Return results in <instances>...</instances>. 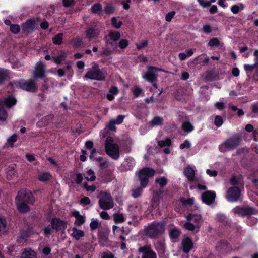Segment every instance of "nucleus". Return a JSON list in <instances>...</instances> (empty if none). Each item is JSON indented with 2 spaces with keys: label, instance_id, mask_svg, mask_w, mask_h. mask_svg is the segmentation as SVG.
Masks as SVG:
<instances>
[{
  "label": "nucleus",
  "instance_id": "412c9836",
  "mask_svg": "<svg viewBox=\"0 0 258 258\" xmlns=\"http://www.w3.org/2000/svg\"><path fill=\"white\" fill-rule=\"evenodd\" d=\"M183 250L185 253H188L193 248V242L189 237H186L182 241Z\"/></svg>",
  "mask_w": 258,
  "mask_h": 258
},
{
  "label": "nucleus",
  "instance_id": "338daca9",
  "mask_svg": "<svg viewBox=\"0 0 258 258\" xmlns=\"http://www.w3.org/2000/svg\"><path fill=\"white\" fill-rule=\"evenodd\" d=\"M148 40H146L142 41L141 43V44H137L136 47L138 50H141L143 48L147 47L148 46Z\"/></svg>",
  "mask_w": 258,
  "mask_h": 258
},
{
  "label": "nucleus",
  "instance_id": "ea45409f",
  "mask_svg": "<svg viewBox=\"0 0 258 258\" xmlns=\"http://www.w3.org/2000/svg\"><path fill=\"white\" fill-rule=\"evenodd\" d=\"M155 182L158 184L160 187H163L167 184V180L165 177L156 178Z\"/></svg>",
  "mask_w": 258,
  "mask_h": 258
},
{
  "label": "nucleus",
  "instance_id": "f257e3e1",
  "mask_svg": "<svg viewBox=\"0 0 258 258\" xmlns=\"http://www.w3.org/2000/svg\"><path fill=\"white\" fill-rule=\"evenodd\" d=\"M165 231L164 222H154L144 229L145 235L150 238H156Z\"/></svg>",
  "mask_w": 258,
  "mask_h": 258
},
{
  "label": "nucleus",
  "instance_id": "49530a36",
  "mask_svg": "<svg viewBox=\"0 0 258 258\" xmlns=\"http://www.w3.org/2000/svg\"><path fill=\"white\" fill-rule=\"evenodd\" d=\"M191 221H187L184 225V227L189 231H194L196 228L197 227L196 226L193 224L191 223Z\"/></svg>",
  "mask_w": 258,
  "mask_h": 258
},
{
  "label": "nucleus",
  "instance_id": "423d86ee",
  "mask_svg": "<svg viewBox=\"0 0 258 258\" xmlns=\"http://www.w3.org/2000/svg\"><path fill=\"white\" fill-rule=\"evenodd\" d=\"M241 141V136L240 135L234 134L220 146V150L221 152H225L224 147L229 150H233L239 145Z\"/></svg>",
  "mask_w": 258,
  "mask_h": 258
},
{
  "label": "nucleus",
  "instance_id": "e2e57ef3",
  "mask_svg": "<svg viewBox=\"0 0 258 258\" xmlns=\"http://www.w3.org/2000/svg\"><path fill=\"white\" fill-rule=\"evenodd\" d=\"M175 12L174 11H171L166 14L165 16V20L167 22H170L172 19L175 15Z\"/></svg>",
  "mask_w": 258,
  "mask_h": 258
},
{
  "label": "nucleus",
  "instance_id": "f704fd0d",
  "mask_svg": "<svg viewBox=\"0 0 258 258\" xmlns=\"http://www.w3.org/2000/svg\"><path fill=\"white\" fill-rule=\"evenodd\" d=\"M66 53L64 52H61L59 55L56 57H52L53 61L56 64H60L65 59Z\"/></svg>",
  "mask_w": 258,
  "mask_h": 258
},
{
  "label": "nucleus",
  "instance_id": "79ce46f5",
  "mask_svg": "<svg viewBox=\"0 0 258 258\" xmlns=\"http://www.w3.org/2000/svg\"><path fill=\"white\" fill-rule=\"evenodd\" d=\"M100 223L97 219H93L90 223V227L91 230H95L99 226Z\"/></svg>",
  "mask_w": 258,
  "mask_h": 258
},
{
  "label": "nucleus",
  "instance_id": "603ef678",
  "mask_svg": "<svg viewBox=\"0 0 258 258\" xmlns=\"http://www.w3.org/2000/svg\"><path fill=\"white\" fill-rule=\"evenodd\" d=\"M111 21L112 25L117 29L119 28L122 24L121 21H117L116 17H112L111 19Z\"/></svg>",
  "mask_w": 258,
  "mask_h": 258
},
{
  "label": "nucleus",
  "instance_id": "4468645a",
  "mask_svg": "<svg viewBox=\"0 0 258 258\" xmlns=\"http://www.w3.org/2000/svg\"><path fill=\"white\" fill-rule=\"evenodd\" d=\"M45 66L43 62H38L35 68V71L33 72V78L35 80L38 78H43L45 76Z\"/></svg>",
  "mask_w": 258,
  "mask_h": 258
},
{
  "label": "nucleus",
  "instance_id": "6e6552de",
  "mask_svg": "<svg viewBox=\"0 0 258 258\" xmlns=\"http://www.w3.org/2000/svg\"><path fill=\"white\" fill-rule=\"evenodd\" d=\"M16 202L26 203L33 204L35 202V198L32 193L28 190H22L19 191L16 197Z\"/></svg>",
  "mask_w": 258,
  "mask_h": 258
},
{
  "label": "nucleus",
  "instance_id": "69168bd1",
  "mask_svg": "<svg viewBox=\"0 0 258 258\" xmlns=\"http://www.w3.org/2000/svg\"><path fill=\"white\" fill-rule=\"evenodd\" d=\"M191 147V143L188 140H185L184 142L180 145V149H183L185 148H189Z\"/></svg>",
  "mask_w": 258,
  "mask_h": 258
},
{
  "label": "nucleus",
  "instance_id": "9d476101",
  "mask_svg": "<svg viewBox=\"0 0 258 258\" xmlns=\"http://www.w3.org/2000/svg\"><path fill=\"white\" fill-rule=\"evenodd\" d=\"M234 213L237 214L240 216H247L255 214V210L248 206L244 207H236L233 209Z\"/></svg>",
  "mask_w": 258,
  "mask_h": 258
},
{
  "label": "nucleus",
  "instance_id": "7ed1b4c3",
  "mask_svg": "<svg viewBox=\"0 0 258 258\" xmlns=\"http://www.w3.org/2000/svg\"><path fill=\"white\" fill-rule=\"evenodd\" d=\"M11 84L14 88H20L27 91L36 92L38 90V87L36 81L34 80H22L18 81H14L11 82Z\"/></svg>",
  "mask_w": 258,
  "mask_h": 258
},
{
  "label": "nucleus",
  "instance_id": "3c124183",
  "mask_svg": "<svg viewBox=\"0 0 258 258\" xmlns=\"http://www.w3.org/2000/svg\"><path fill=\"white\" fill-rule=\"evenodd\" d=\"M220 42L218 38H213L209 42L208 45L211 47H217L219 46Z\"/></svg>",
  "mask_w": 258,
  "mask_h": 258
},
{
  "label": "nucleus",
  "instance_id": "bb28decb",
  "mask_svg": "<svg viewBox=\"0 0 258 258\" xmlns=\"http://www.w3.org/2000/svg\"><path fill=\"white\" fill-rule=\"evenodd\" d=\"M51 177V175L49 172H41L38 176V179L42 182H46L49 181Z\"/></svg>",
  "mask_w": 258,
  "mask_h": 258
},
{
  "label": "nucleus",
  "instance_id": "09e8293b",
  "mask_svg": "<svg viewBox=\"0 0 258 258\" xmlns=\"http://www.w3.org/2000/svg\"><path fill=\"white\" fill-rule=\"evenodd\" d=\"M7 226V221L5 218L0 216V232L4 231Z\"/></svg>",
  "mask_w": 258,
  "mask_h": 258
},
{
  "label": "nucleus",
  "instance_id": "4be33fe9",
  "mask_svg": "<svg viewBox=\"0 0 258 258\" xmlns=\"http://www.w3.org/2000/svg\"><path fill=\"white\" fill-rule=\"evenodd\" d=\"M135 164V161L132 158H129L125 160L122 164V167L126 170H132Z\"/></svg>",
  "mask_w": 258,
  "mask_h": 258
},
{
  "label": "nucleus",
  "instance_id": "2eb2a0df",
  "mask_svg": "<svg viewBox=\"0 0 258 258\" xmlns=\"http://www.w3.org/2000/svg\"><path fill=\"white\" fill-rule=\"evenodd\" d=\"M86 37L90 41L96 39L100 35V30L96 27H90L86 29L85 31Z\"/></svg>",
  "mask_w": 258,
  "mask_h": 258
},
{
  "label": "nucleus",
  "instance_id": "4c0bfd02",
  "mask_svg": "<svg viewBox=\"0 0 258 258\" xmlns=\"http://www.w3.org/2000/svg\"><path fill=\"white\" fill-rule=\"evenodd\" d=\"M8 113L2 105L0 104V120L4 121L6 120Z\"/></svg>",
  "mask_w": 258,
  "mask_h": 258
},
{
  "label": "nucleus",
  "instance_id": "cd10ccee",
  "mask_svg": "<svg viewBox=\"0 0 258 258\" xmlns=\"http://www.w3.org/2000/svg\"><path fill=\"white\" fill-rule=\"evenodd\" d=\"M163 118L159 116H155L150 122L151 126H160L163 124Z\"/></svg>",
  "mask_w": 258,
  "mask_h": 258
},
{
  "label": "nucleus",
  "instance_id": "774afa93",
  "mask_svg": "<svg viewBox=\"0 0 258 258\" xmlns=\"http://www.w3.org/2000/svg\"><path fill=\"white\" fill-rule=\"evenodd\" d=\"M83 179V175L81 173H77L76 175V178L75 179V182L77 184H80L82 183Z\"/></svg>",
  "mask_w": 258,
  "mask_h": 258
},
{
  "label": "nucleus",
  "instance_id": "a19ab883",
  "mask_svg": "<svg viewBox=\"0 0 258 258\" xmlns=\"http://www.w3.org/2000/svg\"><path fill=\"white\" fill-rule=\"evenodd\" d=\"M171 144V140L169 138H167L165 140H160L158 142V145L160 147L165 146H170Z\"/></svg>",
  "mask_w": 258,
  "mask_h": 258
},
{
  "label": "nucleus",
  "instance_id": "ddd939ff",
  "mask_svg": "<svg viewBox=\"0 0 258 258\" xmlns=\"http://www.w3.org/2000/svg\"><path fill=\"white\" fill-rule=\"evenodd\" d=\"M240 196V190L238 187L229 188L227 192L226 198L228 201L234 202L238 201Z\"/></svg>",
  "mask_w": 258,
  "mask_h": 258
},
{
  "label": "nucleus",
  "instance_id": "2f4dec72",
  "mask_svg": "<svg viewBox=\"0 0 258 258\" xmlns=\"http://www.w3.org/2000/svg\"><path fill=\"white\" fill-rule=\"evenodd\" d=\"M22 258H36V253L31 249L25 250L22 253Z\"/></svg>",
  "mask_w": 258,
  "mask_h": 258
},
{
  "label": "nucleus",
  "instance_id": "bf43d9fd",
  "mask_svg": "<svg viewBox=\"0 0 258 258\" xmlns=\"http://www.w3.org/2000/svg\"><path fill=\"white\" fill-rule=\"evenodd\" d=\"M128 45V41L126 39H121L120 40L118 46L121 49H124Z\"/></svg>",
  "mask_w": 258,
  "mask_h": 258
},
{
  "label": "nucleus",
  "instance_id": "c85d7f7f",
  "mask_svg": "<svg viewBox=\"0 0 258 258\" xmlns=\"http://www.w3.org/2000/svg\"><path fill=\"white\" fill-rule=\"evenodd\" d=\"M71 43L74 47L79 48L83 44L82 38L81 37L77 36L72 39Z\"/></svg>",
  "mask_w": 258,
  "mask_h": 258
},
{
  "label": "nucleus",
  "instance_id": "aec40b11",
  "mask_svg": "<svg viewBox=\"0 0 258 258\" xmlns=\"http://www.w3.org/2000/svg\"><path fill=\"white\" fill-rule=\"evenodd\" d=\"M71 236L76 240H79L81 238L84 237V231L78 229L76 227H73L71 229Z\"/></svg>",
  "mask_w": 258,
  "mask_h": 258
},
{
  "label": "nucleus",
  "instance_id": "6e6d98bb",
  "mask_svg": "<svg viewBox=\"0 0 258 258\" xmlns=\"http://www.w3.org/2000/svg\"><path fill=\"white\" fill-rule=\"evenodd\" d=\"M17 136L15 134H13L11 137L8 139L7 142L11 147H13L14 143L17 141Z\"/></svg>",
  "mask_w": 258,
  "mask_h": 258
},
{
  "label": "nucleus",
  "instance_id": "f3484780",
  "mask_svg": "<svg viewBox=\"0 0 258 258\" xmlns=\"http://www.w3.org/2000/svg\"><path fill=\"white\" fill-rule=\"evenodd\" d=\"M187 221H192L197 228H199L203 222L202 216L200 215L189 214L186 216Z\"/></svg>",
  "mask_w": 258,
  "mask_h": 258
},
{
  "label": "nucleus",
  "instance_id": "680f3d73",
  "mask_svg": "<svg viewBox=\"0 0 258 258\" xmlns=\"http://www.w3.org/2000/svg\"><path fill=\"white\" fill-rule=\"evenodd\" d=\"M83 187L87 191L94 192L96 189L95 185H88L86 183L83 184Z\"/></svg>",
  "mask_w": 258,
  "mask_h": 258
},
{
  "label": "nucleus",
  "instance_id": "864d4df0",
  "mask_svg": "<svg viewBox=\"0 0 258 258\" xmlns=\"http://www.w3.org/2000/svg\"><path fill=\"white\" fill-rule=\"evenodd\" d=\"M115 11L114 7L110 4L107 5L105 8H104V11L107 14H111L114 13Z\"/></svg>",
  "mask_w": 258,
  "mask_h": 258
},
{
  "label": "nucleus",
  "instance_id": "8fccbe9b",
  "mask_svg": "<svg viewBox=\"0 0 258 258\" xmlns=\"http://www.w3.org/2000/svg\"><path fill=\"white\" fill-rule=\"evenodd\" d=\"M223 123L222 117L219 115H216L215 117L214 124L218 127L221 126Z\"/></svg>",
  "mask_w": 258,
  "mask_h": 258
},
{
  "label": "nucleus",
  "instance_id": "f8f14e48",
  "mask_svg": "<svg viewBox=\"0 0 258 258\" xmlns=\"http://www.w3.org/2000/svg\"><path fill=\"white\" fill-rule=\"evenodd\" d=\"M138 253H142V258H157L156 253L151 246L145 245L140 247L138 249Z\"/></svg>",
  "mask_w": 258,
  "mask_h": 258
},
{
  "label": "nucleus",
  "instance_id": "a18cd8bd",
  "mask_svg": "<svg viewBox=\"0 0 258 258\" xmlns=\"http://www.w3.org/2000/svg\"><path fill=\"white\" fill-rule=\"evenodd\" d=\"M132 92L134 96L136 98L138 97L142 93L143 94L142 89L138 86L135 87L133 90H132Z\"/></svg>",
  "mask_w": 258,
  "mask_h": 258
},
{
  "label": "nucleus",
  "instance_id": "393cba45",
  "mask_svg": "<svg viewBox=\"0 0 258 258\" xmlns=\"http://www.w3.org/2000/svg\"><path fill=\"white\" fill-rule=\"evenodd\" d=\"M35 21L34 20L29 19L22 25L23 29L25 30H32L35 27Z\"/></svg>",
  "mask_w": 258,
  "mask_h": 258
},
{
  "label": "nucleus",
  "instance_id": "b1692460",
  "mask_svg": "<svg viewBox=\"0 0 258 258\" xmlns=\"http://www.w3.org/2000/svg\"><path fill=\"white\" fill-rule=\"evenodd\" d=\"M17 209L20 213H25L29 211V207L28 203L16 202Z\"/></svg>",
  "mask_w": 258,
  "mask_h": 258
},
{
  "label": "nucleus",
  "instance_id": "c9c22d12",
  "mask_svg": "<svg viewBox=\"0 0 258 258\" xmlns=\"http://www.w3.org/2000/svg\"><path fill=\"white\" fill-rule=\"evenodd\" d=\"M63 33H60L57 34L52 38V41L54 44L60 45L62 43Z\"/></svg>",
  "mask_w": 258,
  "mask_h": 258
},
{
  "label": "nucleus",
  "instance_id": "dca6fc26",
  "mask_svg": "<svg viewBox=\"0 0 258 258\" xmlns=\"http://www.w3.org/2000/svg\"><path fill=\"white\" fill-rule=\"evenodd\" d=\"M125 118V116L122 115H120L117 116L116 119H112L110 120L109 123L106 125V127L109 129L110 131L115 132L116 130V127H115V124H121L124 119Z\"/></svg>",
  "mask_w": 258,
  "mask_h": 258
},
{
  "label": "nucleus",
  "instance_id": "4d7b16f0",
  "mask_svg": "<svg viewBox=\"0 0 258 258\" xmlns=\"http://www.w3.org/2000/svg\"><path fill=\"white\" fill-rule=\"evenodd\" d=\"M10 30L14 34H18L20 30V27L18 25L14 24L10 26Z\"/></svg>",
  "mask_w": 258,
  "mask_h": 258
},
{
  "label": "nucleus",
  "instance_id": "39448f33",
  "mask_svg": "<svg viewBox=\"0 0 258 258\" xmlns=\"http://www.w3.org/2000/svg\"><path fill=\"white\" fill-rule=\"evenodd\" d=\"M98 204L101 209L108 210L114 207L113 199L109 193L101 191L98 196Z\"/></svg>",
  "mask_w": 258,
  "mask_h": 258
},
{
  "label": "nucleus",
  "instance_id": "c756f323",
  "mask_svg": "<svg viewBox=\"0 0 258 258\" xmlns=\"http://www.w3.org/2000/svg\"><path fill=\"white\" fill-rule=\"evenodd\" d=\"M113 217L115 223H122L124 221V215L120 212L114 213Z\"/></svg>",
  "mask_w": 258,
  "mask_h": 258
},
{
  "label": "nucleus",
  "instance_id": "c03bdc74",
  "mask_svg": "<svg viewBox=\"0 0 258 258\" xmlns=\"http://www.w3.org/2000/svg\"><path fill=\"white\" fill-rule=\"evenodd\" d=\"M88 176L85 177V179L88 181H93L95 180L96 176L94 171L92 169H89L87 171Z\"/></svg>",
  "mask_w": 258,
  "mask_h": 258
},
{
  "label": "nucleus",
  "instance_id": "a211bd4d",
  "mask_svg": "<svg viewBox=\"0 0 258 258\" xmlns=\"http://www.w3.org/2000/svg\"><path fill=\"white\" fill-rule=\"evenodd\" d=\"M216 194L212 191H209L203 194L202 198L203 201L207 204H212L215 200Z\"/></svg>",
  "mask_w": 258,
  "mask_h": 258
},
{
  "label": "nucleus",
  "instance_id": "58836bf2",
  "mask_svg": "<svg viewBox=\"0 0 258 258\" xmlns=\"http://www.w3.org/2000/svg\"><path fill=\"white\" fill-rule=\"evenodd\" d=\"M109 36L111 39L116 41L120 38V33L118 31H111L109 34Z\"/></svg>",
  "mask_w": 258,
  "mask_h": 258
},
{
  "label": "nucleus",
  "instance_id": "de8ad7c7",
  "mask_svg": "<svg viewBox=\"0 0 258 258\" xmlns=\"http://www.w3.org/2000/svg\"><path fill=\"white\" fill-rule=\"evenodd\" d=\"M258 65L256 64L255 63L253 64L249 65L245 64L244 65V68L245 71L247 73H251L252 72L254 69L257 68Z\"/></svg>",
  "mask_w": 258,
  "mask_h": 258
},
{
  "label": "nucleus",
  "instance_id": "72a5a7b5",
  "mask_svg": "<svg viewBox=\"0 0 258 258\" xmlns=\"http://www.w3.org/2000/svg\"><path fill=\"white\" fill-rule=\"evenodd\" d=\"M102 10V7L99 3L94 4L91 7V11L94 14H99Z\"/></svg>",
  "mask_w": 258,
  "mask_h": 258
},
{
  "label": "nucleus",
  "instance_id": "1a4fd4ad",
  "mask_svg": "<svg viewBox=\"0 0 258 258\" xmlns=\"http://www.w3.org/2000/svg\"><path fill=\"white\" fill-rule=\"evenodd\" d=\"M158 71L162 70L155 67L149 66L147 68V72L143 76V78L148 82L153 83L157 81L156 73Z\"/></svg>",
  "mask_w": 258,
  "mask_h": 258
},
{
  "label": "nucleus",
  "instance_id": "9b49d317",
  "mask_svg": "<svg viewBox=\"0 0 258 258\" xmlns=\"http://www.w3.org/2000/svg\"><path fill=\"white\" fill-rule=\"evenodd\" d=\"M52 228L56 231H64L67 228L68 222L58 218H52L50 222Z\"/></svg>",
  "mask_w": 258,
  "mask_h": 258
},
{
  "label": "nucleus",
  "instance_id": "052dcab7",
  "mask_svg": "<svg viewBox=\"0 0 258 258\" xmlns=\"http://www.w3.org/2000/svg\"><path fill=\"white\" fill-rule=\"evenodd\" d=\"M91 203L90 199L87 197H84L80 199V204L83 206L89 205Z\"/></svg>",
  "mask_w": 258,
  "mask_h": 258
},
{
  "label": "nucleus",
  "instance_id": "37998d69",
  "mask_svg": "<svg viewBox=\"0 0 258 258\" xmlns=\"http://www.w3.org/2000/svg\"><path fill=\"white\" fill-rule=\"evenodd\" d=\"M144 188V187H143L142 186H141L140 187H138L136 189H133L132 196L135 198L139 197L141 195L143 189Z\"/></svg>",
  "mask_w": 258,
  "mask_h": 258
},
{
  "label": "nucleus",
  "instance_id": "6ab92c4d",
  "mask_svg": "<svg viewBox=\"0 0 258 258\" xmlns=\"http://www.w3.org/2000/svg\"><path fill=\"white\" fill-rule=\"evenodd\" d=\"M72 216L75 218L74 224L77 226H81L85 222V217L80 214L79 211H75L72 212Z\"/></svg>",
  "mask_w": 258,
  "mask_h": 258
},
{
  "label": "nucleus",
  "instance_id": "f03ea898",
  "mask_svg": "<svg viewBox=\"0 0 258 258\" xmlns=\"http://www.w3.org/2000/svg\"><path fill=\"white\" fill-rule=\"evenodd\" d=\"M84 78L85 79L103 81L105 79V75L100 69L98 64L96 62H93L92 63L91 68L87 72Z\"/></svg>",
  "mask_w": 258,
  "mask_h": 258
},
{
  "label": "nucleus",
  "instance_id": "e433bc0d",
  "mask_svg": "<svg viewBox=\"0 0 258 258\" xmlns=\"http://www.w3.org/2000/svg\"><path fill=\"white\" fill-rule=\"evenodd\" d=\"M244 9V6L242 4H240L239 5H235L231 7V12L234 14H237L240 11L243 10Z\"/></svg>",
  "mask_w": 258,
  "mask_h": 258
},
{
  "label": "nucleus",
  "instance_id": "a878e982",
  "mask_svg": "<svg viewBox=\"0 0 258 258\" xmlns=\"http://www.w3.org/2000/svg\"><path fill=\"white\" fill-rule=\"evenodd\" d=\"M16 99L12 96H9L4 101V104L8 108H11L16 103Z\"/></svg>",
  "mask_w": 258,
  "mask_h": 258
},
{
  "label": "nucleus",
  "instance_id": "5fc2aeb1",
  "mask_svg": "<svg viewBox=\"0 0 258 258\" xmlns=\"http://www.w3.org/2000/svg\"><path fill=\"white\" fill-rule=\"evenodd\" d=\"M180 234V232L177 229L174 228L170 232V235L172 238H177Z\"/></svg>",
  "mask_w": 258,
  "mask_h": 258
},
{
  "label": "nucleus",
  "instance_id": "473e14b6",
  "mask_svg": "<svg viewBox=\"0 0 258 258\" xmlns=\"http://www.w3.org/2000/svg\"><path fill=\"white\" fill-rule=\"evenodd\" d=\"M182 128L185 132L189 133L192 132L194 127L189 121H186L182 123Z\"/></svg>",
  "mask_w": 258,
  "mask_h": 258
},
{
  "label": "nucleus",
  "instance_id": "20e7f679",
  "mask_svg": "<svg viewBox=\"0 0 258 258\" xmlns=\"http://www.w3.org/2000/svg\"><path fill=\"white\" fill-rule=\"evenodd\" d=\"M106 154L114 160L119 157V150L117 144L113 143V139L111 137L106 138L105 145Z\"/></svg>",
  "mask_w": 258,
  "mask_h": 258
},
{
  "label": "nucleus",
  "instance_id": "13d9d810",
  "mask_svg": "<svg viewBox=\"0 0 258 258\" xmlns=\"http://www.w3.org/2000/svg\"><path fill=\"white\" fill-rule=\"evenodd\" d=\"M7 77V73L3 69L0 68V84L5 81Z\"/></svg>",
  "mask_w": 258,
  "mask_h": 258
},
{
  "label": "nucleus",
  "instance_id": "0e129e2a",
  "mask_svg": "<svg viewBox=\"0 0 258 258\" xmlns=\"http://www.w3.org/2000/svg\"><path fill=\"white\" fill-rule=\"evenodd\" d=\"M63 5L66 7H69L75 5L74 0H63Z\"/></svg>",
  "mask_w": 258,
  "mask_h": 258
},
{
  "label": "nucleus",
  "instance_id": "5701e85b",
  "mask_svg": "<svg viewBox=\"0 0 258 258\" xmlns=\"http://www.w3.org/2000/svg\"><path fill=\"white\" fill-rule=\"evenodd\" d=\"M184 174L190 181H192L195 177V171L191 167H187L184 170Z\"/></svg>",
  "mask_w": 258,
  "mask_h": 258
},
{
  "label": "nucleus",
  "instance_id": "7c9ffc66",
  "mask_svg": "<svg viewBox=\"0 0 258 258\" xmlns=\"http://www.w3.org/2000/svg\"><path fill=\"white\" fill-rule=\"evenodd\" d=\"M16 176V172L13 166H9L7 170V177L8 179H11Z\"/></svg>",
  "mask_w": 258,
  "mask_h": 258
},
{
  "label": "nucleus",
  "instance_id": "0eeeda50",
  "mask_svg": "<svg viewBox=\"0 0 258 258\" xmlns=\"http://www.w3.org/2000/svg\"><path fill=\"white\" fill-rule=\"evenodd\" d=\"M137 174L141 186L146 187L149 183V178L155 175V171L152 168H144L139 171Z\"/></svg>",
  "mask_w": 258,
  "mask_h": 258
}]
</instances>
